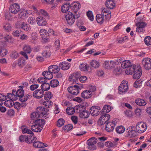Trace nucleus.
Segmentation results:
<instances>
[{"label":"nucleus","mask_w":151,"mask_h":151,"mask_svg":"<svg viewBox=\"0 0 151 151\" xmlns=\"http://www.w3.org/2000/svg\"><path fill=\"white\" fill-rule=\"evenodd\" d=\"M47 109L43 107H40L37 108L36 112L32 113L31 115V118L33 120H37L39 117H42L46 115Z\"/></svg>","instance_id":"f257e3e1"},{"label":"nucleus","mask_w":151,"mask_h":151,"mask_svg":"<svg viewBox=\"0 0 151 151\" xmlns=\"http://www.w3.org/2000/svg\"><path fill=\"white\" fill-rule=\"evenodd\" d=\"M45 124L43 119H38L35 120L34 124L31 127L32 130L35 132H40L42 130L43 127Z\"/></svg>","instance_id":"f03ea898"},{"label":"nucleus","mask_w":151,"mask_h":151,"mask_svg":"<svg viewBox=\"0 0 151 151\" xmlns=\"http://www.w3.org/2000/svg\"><path fill=\"white\" fill-rule=\"evenodd\" d=\"M80 16V14L79 13L74 15L71 12H68V14L65 15L67 24L70 25H71L75 22V19H78Z\"/></svg>","instance_id":"7ed1b4c3"},{"label":"nucleus","mask_w":151,"mask_h":151,"mask_svg":"<svg viewBox=\"0 0 151 151\" xmlns=\"http://www.w3.org/2000/svg\"><path fill=\"white\" fill-rule=\"evenodd\" d=\"M83 88L82 86H80L76 85L73 86H70L68 88V90L69 93H71L73 95H77L80 92V90Z\"/></svg>","instance_id":"20e7f679"},{"label":"nucleus","mask_w":151,"mask_h":151,"mask_svg":"<svg viewBox=\"0 0 151 151\" xmlns=\"http://www.w3.org/2000/svg\"><path fill=\"white\" fill-rule=\"evenodd\" d=\"M101 116L98 121V124L100 126L106 123L109 120L110 116V115L105 113L102 112Z\"/></svg>","instance_id":"39448f33"},{"label":"nucleus","mask_w":151,"mask_h":151,"mask_svg":"<svg viewBox=\"0 0 151 151\" xmlns=\"http://www.w3.org/2000/svg\"><path fill=\"white\" fill-rule=\"evenodd\" d=\"M147 128L146 124L142 122H138L137 124L136 127L137 131L140 133L145 132Z\"/></svg>","instance_id":"423d86ee"},{"label":"nucleus","mask_w":151,"mask_h":151,"mask_svg":"<svg viewBox=\"0 0 151 151\" xmlns=\"http://www.w3.org/2000/svg\"><path fill=\"white\" fill-rule=\"evenodd\" d=\"M80 77V74L78 73H74L70 75L69 81L73 84H78V80Z\"/></svg>","instance_id":"0eeeda50"},{"label":"nucleus","mask_w":151,"mask_h":151,"mask_svg":"<svg viewBox=\"0 0 151 151\" xmlns=\"http://www.w3.org/2000/svg\"><path fill=\"white\" fill-rule=\"evenodd\" d=\"M127 81H124L121 83L119 87V92L120 94H123L126 93L128 88Z\"/></svg>","instance_id":"6e6552de"},{"label":"nucleus","mask_w":151,"mask_h":151,"mask_svg":"<svg viewBox=\"0 0 151 151\" xmlns=\"http://www.w3.org/2000/svg\"><path fill=\"white\" fill-rule=\"evenodd\" d=\"M137 132L133 130L132 127H129L126 130V136L130 138L134 137L137 135Z\"/></svg>","instance_id":"1a4fd4ad"},{"label":"nucleus","mask_w":151,"mask_h":151,"mask_svg":"<svg viewBox=\"0 0 151 151\" xmlns=\"http://www.w3.org/2000/svg\"><path fill=\"white\" fill-rule=\"evenodd\" d=\"M101 108L98 106H92L90 109V113L93 116H97L99 115L101 111Z\"/></svg>","instance_id":"9d476101"},{"label":"nucleus","mask_w":151,"mask_h":151,"mask_svg":"<svg viewBox=\"0 0 151 151\" xmlns=\"http://www.w3.org/2000/svg\"><path fill=\"white\" fill-rule=\"evenodd\" d=\"M142 62L143 66L145 69H151V59L148 58H145L142 60Z\"/></svg>","instance_id":"9b49d317"},{"label":"nucleus","mask_w":151,"mask_h":151,"mask_svg":"<svg viewBox=\"0 0 151 151\" xmlns=\"http://www.w3.org/2000/svg\"><path fill=\"white\" fill-rule=\"evenodd\" d=\"M40 33L42 39L45 42L47 41L50 36L48 32L45 29H41L40 31Z\"/></svg>","instance_id":"f8f14e48"},{"label":"nucleus","mask_w":151,"mask_h":151,"mask_svg":"<svg viewBox=\"0 0 151 151\" xmlns=\"http://www.w3.org/2000/svg\"><path fill=\"white\" fill-rule=\"evenodd\" d=\"M20 10V6L17 3L13 4L10 6L9 10L10 12L14 14H17Z\"/></svg>","instance_id":"ddd939ff"},{"label":"nucleus","mask_w":151,"mask_h":151,"mask_svg":"<svg viewBox=\"0 0 151 151\" xmlns=\"http://www.w3.org/2000/svg\"><path fill=\"white\" fill-rule=\"evenodd\" d=\"M80 8L81 5L78 2H73L70 4V9L75 13H76Z\"/></svg>","instance_id":"4468645a"},{"label":"nucleus","mask_w":151,"mask_h":151,"mask_svg":"<svg viewBox=\"0 0 151 151\" xmlns=\"http://www.w3.org/2000/svg\"><path fill=\"white\" fill-rule=\"evenodd\" d=\"M44 95V92L42 89H37L33 93V96L37 99L42 98Z\"/></svg>","instance_id":"2eb2a0df"},{"label":"nucleus","mask_w":151,"mask_h":151,"mask_svg":"<svg viewBox=\"0 0 151 151\" xmlns=\"http://www.w3.org/2000/svg\"><path fill=\"white\" fill-rule=\"evenodd\" d=\"M19 89L16 92H15L16 96L18 97L19 100L22 102L21 99H23L24 95V91L23 90V86H19Z\"/></svg>","instance_id":"dca6fc26"},{"label":"nucleus","mask_w":151,"mask_h":151,"mask_svg":"<svg viewBox=\"0 0 151 151\" xmlns=\"http://www.w3.org/2000/svg\"><path fill=\"white\" fill-rule=\"evenodd\" d=\"M133 77L134 79H139L141 76L142 74V70L141 67L137 66L134 72Z\"/></svg>","instance_id":"f3484780"},{"label":"nucleus","mask_w":151,"mask_h":151,"mask_svg":"<svg viewBox=\"0 0 151 151\" xmlns=\"http://www.w3.org/2000/svg\"><path fill=\"white\" fill-rule=\"evenodd\" d=\"M96 138L95 137H92L89 139L87 140V143L89 146L88 148L90 150H94L95 149V147L93 146L92 147V146L94 145L96 143Z\"/></svg>","instance_id":"a211bd4d"},{"label":"nucleus","mask_w":151,"mask_h":151,"mask_svg":"<svg viewBox=\"0 0 151 151\" xmlns=\"http://www.w3.org/2000/svg\"><path fill=\"white\" fill-rule=\"evenodd\" d=\"M36 21L37 24L40 26H45L47 24L45 19L43 17L40 16L36 19Z\"/></svg>","instance_id":"6ab92c4d"},{"label":"nucleus","mask_w":151,"mask_h":151,"mask_svg":"<svg viewBox=\"0 0 151 151\" xmlns=\"http://www.w3.org/2000/svg\"><path fill=\"white\" fill-rule=\"evenodd\" d=\"M136 68L137 67L135 65H132L126 69L125 72L127 75H132L134 73Z\"/></svg>","instance_id":"aec40b11"},{"label":"nucleus","mask_w":151,"mask_h":151,"mask_svg":"<svg viewBox=\"0 0 151 151\" xmlns=\"http://www.w3.org/2000/svg\"><path fill=\"white\" fill-rule=\"evenodd\" d=\"M48 70L52 74L58 72L60 70V68L58 65H52L48 67Z\"/></svg>","instance_id":"412c9836"},{"label":"nucleus","mask_w":151,"mask_h":151,"mask_svg":"<svg viewBox=\"0 0 151 151\" xmlns=\"http://www.w3.org/2000/svg\"><path fill=\"white\" fill-rule=\"evenodd\" d=\"M115 124L113 122H109L106 123V129L108 132H111L114 129Z\"/></svg>","instance_id":"4be33fe9"},{"label":"nucleus","mask_w":151,"mask_h":151,"mask_svg":"<svg viewBox=\"0 0 151 151\" xmlns=\"http://www.w3.org/2000/svg\"><path fill=\"white\" fill-rule=\"evenodd\" d=\"M81 95L82 97L84 99H88L91 97L92 93L88 90H86L82 92Z\"/></svg>","instance_id":"5701e85b"},{"label":"nucleus","mask_w":151,"mask_h":151,"mask_svg":"<svg viewBox=\"0 0 151 151\" xmlns=\"http://www.w3.org/2000/svg\"><path fill=\"white\" fill-rule=\"evenodd\" d=\"M59 68H60L63 70H67L70 67V65L68 63L64 62H62L59 64Z\"/></svg>","instance_id":"b1692460"},{"label":"nucleus","mask_w":151,"mask_h":151,"mask_svg":"<svg viewBox=\"0 0 151 151\" xmlns=\"http://www.w3.org/2000/svg\"><path fill=\"white\" fill-rule=\"evenodd\" d=\"M33 146L36 148H42L43 147H46L47 146V144L44 145V144L39 141H34L33 142Z\"/></svg>","instance_id":"393cba45"},{"label":"nucleus","mask_w":151,"mask_h":151,"mask_svg":"<svg viewBox=\"0 0 151 151\" xmlns=\"http://www.w3.org/2000/svg\"><path fill=\"white\" fill-rule=\"evenodd\" d=\"M135 103L139 106H145L147 104V102L145 100L142 99L138 98L135 101Z\"/></svg>","instance_id":"a878e982"},{"label":"nucleus","mask_w":151,"mask_h":151,"mask_svg":"<svg viewBox=\"0 0 151 151\" xmlns=\"http://www.w3.org/2000/svg\"><path fill=\"white\" fill-rule=\"evenodd\" d=\"M20 27L25 31H29L31 29L30 26L28 24L24 22H22L20 25Z\"/></svg>","instance_id":"bb28decb"},{"label":"nucleus","mask_w":151,"mask_h":151,"mask_svg":"<svg viewBox=\"0 0 151 151\" xmlns=\"http://www.w3.org/2000/svg\"><path fill=\"white\" fill-rule=\"evenodd\" d=\"M32 136L31 134L29 136H26V142L30 144L33 143L34 141L36 140L37 138L34 136L32 137Z\"/></svg>","instance_id":"cd10ccee"},{"label":"nucleus","mask_w":151,"mask_h":151,"mask_svg":"<svg viewBox=\"0 0 151 151\" xmlns=\"http://www.w3.org/2000/svg\"><path fill=\"white\" fill-rule=\"evenodd\" d=\"M89 115L90 113L88 111L85 110L79 113V116L81 118H87L89 117Z\"/></svg>","instance_id":"c85d7f7f"},{"label":"nucleus","mask_w":151,"mask_h":151,"mask_svg":"<svg viewBox=\"0 0 151 151\" xmlns=\"http://www.w3.org/2000/svg\"><path fill=\"white\" fill-rule=\"evenodd\" d=\"M105 5L107 8L111 9L114 7L115 4L112 0H107L106 2Z\"/></svg>","instance_id":"c756f323"},{"label":"nucleus","mask_w":151,"mask_h":151,"mask_svg":"<svg viewBox=\"0 0 151 151\" xmlns=\"http://www.w3.org/2000/svg\"><path fill=\"white\" fill-rule=\"evenodd\" d=\"M22 132L23 134H30L31 135H33L34 133L30 129H28L26 127L23 126L21 127Z\"/></svg>","instance_id":"7c9ffc66"},{"label":"nucleus","mask_w":151,"mask_h":151,"mask_svg":"<svg viewBox=\"0 0 151 151\" xmlns=\"http://www.w3.org/2000/svg\"><path fill=\"white\" fill-rule=\"evenodd\" d=\"M132 65L130 61L129 60H125L122 61L121 64V67L123 68H127Z\"/></svg>","instance_id":"2f4dec72"},{"label":"nucleus","mask_w":151,"mask_h":151,"mask_svg":"<svg viewBox=\"0 0 151 151\" xmlns=\"http://www.w3.org/2000/svg\"><path fill=\"white\" fill-rule=\"evenodd\" d=\"M3 27L4 30L7 32L10 31L12 28V25L9 23H4L3 24Z\"/></svg>","instance_id":"473e14b6"},{"label":"nucleus","mask_w":151,"mask_h":151,"mask_svg":"<svg viewBox=\"0 0 151 151\" xmlns=\"http://www.w3.org/2000/svg\"><path fill=\"white\" fill-rule=\"evenodd\" d=\"M47 82L43 83L41 86V88L43 91H46L49 90L50 88V84L47 83Z\"/></svg>","instance_id":"72a5a7b5"},{"label":"nucleus","mask_w":151,"mask_h":151,"mask_svg":"<svg viewBox=\"0 0 151 151\" xmlns=\"http://www.w3.org/2000/svg\"><path fill=\"white\" fill-rule=\"evenodd\" d=\"M70 7V3H66L62 6L61 11L63 13H66L68 11Z\"/></svg>","instance_id":"f704fd0d"},{"label":"nucleus","mask_w":151,"mask_h":151,"mask_svg":"<svg viewBox=\"0 0 151 151\" xmlns=\"http://www.w3.org/2000/svg\"><path fill=\"white\" fill-rule=\"evenodd\" d=\"M50 48L48 47H46L45 49L42 52V54L44 57L48 58L50 57V54L49 52Z\"/></svg>","instance_id":"c9c22d12"},{"label":"nucleus","mask_w":151,"mask_h":151,"mask_svg":"<svg viewBox=\"0 0 151 151\" xmlns=\"http://www.w3.org/2000/svg\"><path fill=\"white\" fill-rule=\"evenodd\" d=\"M89 66L86 63L81 64L79 66V68L81 71H86L88 69Z\"/></svg>","instance_id":"e433bc0d"},{"label":"nucleus","mask_w":151,"mask_h":151,"mask_svg":"<svg viewBox=\"0 0 151 151\" xmlns=\"http://www.w3.org/2000/svg\"><path fill=\"white\" fill-rule=\"evenodd\" d=\"M112 109V106L109 105H105L102 110L103 113H107L110 111Z\"/></svg>","instance_id":"4c0bfd02"},{"label":"nucleus","mask_w":151,"mask_h":151,"mask_svg":"<svg viewBox=\"0 0 151 151\" xmlns=\"http://www.w3.org/2000/svg\"><path fill=\"white\" fill-rule=\"evenodd\" d=\"M96 19L98 23H102L104 20L103 16L102 14H97L96 16Z\"/></svg>","instance_id":"58836bf2"},{"label":"nucleus","mask_w":151,"mask_h":151,"mask_svg":"<svg viewBox=\"0 0 151 151\" xmlns=\"http://www.w3.org/2000/svg\"><path fill=\"white\" fill-rule=\"evenodd\" d=\"M66 112L68 115H72L74 113L75 110L72 107H68L66 109Z\"/></svg>","instance_id":"ea45409f"},{"label":"nucleus","mask_w":151,"mask_h":151,"mask_svg":"<svg viewBox=\"0 0 151 151\" xmlns=\"http://www.w3.org/2000/svg\"><path fill=\"white\" fill-rule=\"evenodd\" d=\"M59 82L57 80H52L50 82V85L52 87H55L59 85Z\"/></svg>","instance_id":"a19ab883"},{"label":"nucleus","mask_w":151,"mask_h":151,"mask_svg":"<svg viewBox=\"0 0 151 151\" xmlns=\"http://www.w3.org/2000/svg\"><path fill=\"white\" fill-rule=\"evenodd\" d=\"M76 110H79V113L85 110L86 107L84 106L83 105H78L75 107Z\"/></svg>","instance_id":"79ce46f5"},{"label":"nucleus","mask_w":151,"mask_h":151,"mask_svg":"<svg viewBox=\"0 0 151 151\" xmlns=\"http://www.w3.org/2000/svg\"><path fill=\"white\" fill-rule=\"evenodd\" d=\"M13 100H9L6 101L4 102V105L5 106L9 107H12L14 104V102Z\"/></svg>","instance_id":"37998d69"},{"label":"nucleus","mask_w":151,"mask_h":151,"mask_svg":"<svg viewBox=\"0 0 151 151\" xmlns=\"http://www.w3.org/2000/svg\"><path fill=\"white\" fill-rule=\"evenodd\" d=\"M25 60L23 58H19L17 63L20 67L22 68L25 65Z\"/></svg>","instance_id":"c03bdc74"},{"label":"nucleus","mask_w":151,"mask_h":151,"mask_svg":"<svg viewBox=\"0 0 151 151\" xmlns=\"http://www.w3.org/2000/svg\"><path fill=\"white\" fill-rule=\"evenodd\" d=\"M32 95L33 96V93L32 92H29L27 93L26 96H24L23 99H21V100H22V102H25L29 98L32 97Z\"/></svg>","instance_id":"a18cd8bd"},{"label":"nucleus","mask_w":151,"mask_h":151,"mask_svg":"<svg viewBox=\"0 0 151 151\" xmlns=\"http://www.w3.org/2000/svg\"><path fill=\"white\" fill-rule=\"evenodd\" d=\"M125 128L122 126L117 127L116 129V132L119 134L123 133L125 131Z\"/></svg>","instance_id":"49530a36"},{"label":"nucleus","mask_w":151,"mask_h":151,"mask_svg":"<svg viewBox=\"0 0 151 151\" xmlns=\"http://www.w3.org/2000/svg\"><path fill=\"white\" fill-rule=\"evenodd\" d=\"M44 96V99L45 100H50L52 97V94L51 92H47Z\"/></svg>","instance_id":"de8ad7c7"},{"label":"nucleus","mask_w":151,"mask_h":151,"mask_svg":"<svg viewBox=\"0 0 151 151\" xmlns=\"http://www.w3.org/2000/svg\"><path fill=\"white\" fill-rule=\"evenodd\" d=\"M7 97H8L10 99L13 100H16L17 99L15 94H12L11 93H8L7 94Z\"/></svg>","instance_id":"09e8293b"},{"label":"nucleus","mask_w":151,"mask_h":151,"mask_svg":"<svg viewBox=\"0 0 151 151\" xmlns=\"http://www.w3.org/2000/svg\"><path fill=\"white\" fill-rule=\"evenodd\" d=\"M91 65L94 68H98L99 66V62L93 60L91 63Z\"/></svg>","instance_id":"8fccbe9b"},{"label":"nucleus","mask_w":151,"mask_h":151,"mask_svg":"<svg viewBox=\"0 0 151 151\" xmlns=\"http://www.w3.org/2000/svg\"><path fill=\"white\" fill-rule=\"evenodd\" d=\"M28 13L27 11L21 12L20 14H19V17L21 18H26L28 17Z\"/></svg>","instance_id":"3c124183"},{"label":"nucleus","mask_w":151,"mask_h":151,"mask_svg":"<svg viewBox=\"0 0 151 151\" xmlns=\"http://www.w3.org/2000/svg\"><path fill=\"white\" fill-rule=\"evenodd\" d=\"M86 15L88 18L91 21H93L94 19V17L92 12L89 11L87 12Z\"/></svg>","instance_id":"603ef678"},{"label":"nucleus","mask_w":151,"mask_h":151,"mask_svg":"<svg viewBox=\"0 0 151 151\" xmlns=\"http://www.w3.org/2000/svg\"><path fill=\"white\" fill-rule=\"evenodd\" d=\"M122 70L120 68H116L114 70V73L115 75H118L121 74Z\"/></svg>","instance_id":"864d4df0"},{"label":"nucleus","mask_w":151,"mask_h":151,"mask_svg":"<svg viewBox=\"0 0 151 151\" xmlns=\"http://www.w3.org/2000/svg\"><path fill=\"white\" fill-rule=\"evenodd\" d=\"M52 102L51 101H44L43 103L44 105L46 107L49 108L50 106H52Z\"/></svg>","instance_id":"5fc2aeb1"},{"label":"nucleus","mask_w":151,"mask_h":151,"mask_svg":"<svg viewBox=\"0 0 151 151\" xmlns=\"http://www.w3.org/2000/svg\"><path fill=\"white\" fill-rule=\"evenodd\" d=\"M7 52L6 49L4 48H1L0 49V56L2 57L6 55Z\"/></svg>","instance_id":"6e6d98bb"},{"label":"nucleus","mask_w":151,"mask_h":151,"mask_svg":"<svg viewBox=\"0 0 151 151\" xmlns=\"http://www.w3.org/2000/svg\"><path fill=\"white\" fill-rule=\"evenodd\" d=\"M104 68L106 69L111 68L112 67V65H111V64L109 61H106L104 63Z\"/></svg>","instance_id":"4d7b16f0"},{"label":"nucleus","mask_w":151,"mask_h":151,"mask_svg":"<svg viewBox=\"0 0 151 151\" xmlns=\"http://www.w3.org/2000/svg\"><path fill=\"white\" fill-rule=\"evenodd\" d=\"M145 42L147 45H151V37L150 36L146 37L145 39Z\"/></svg>","instance_id":"13d9d810"},{"label":"nucleus","mask_w":151,"mask_h":151,"mask_svg":"<svg viewBox=\"0 0 151 151\" xmlns=\"http://www.w3.org/2000/svg\"><path fill=\"white\" fill-rule=\"evenodd\" d=\"M81 23H82L81 22H77L76 25L79 28L81 31H84L86 30V28L82 26L81 25Z\"/></svg>","instance_id":"bf43d9fd"},{"label":"nucleus","mask_w":151,"mask_h":151,"mask_svg":"<svg viewBox=\"0 0 151 151\" xmlns=\"http://www.w3.org/2000/svg\"><path fill=\"white\" fill-rule=\"evenodd\" d=\"M10 56L12 58L15 59L19 56V54L16 51H14L12 52Z\"/></svg>","instance_id":"052dcab7"},{"label":"nucleus","mask_w":151,"mask_h":151,"mask_svg":"<svg viewBox=\"0 0 151 151\" xmlns=\"http://www.w3.org/2000/svg\"><path fill=\"white\" fill-rule=\"evenodd\" d=\"M23 49L24 51L27 53H30L31 51V48L29 46H26L24 47Z\"/></svg>","instance_id":"680f3d73"},{"label":"nucleus","mask_w":151,"mask_h":151,"mask_svg":"<svg viewBox=\"0 0 151 151\" xmlns=\"http://www.w3.org/2000/svg\"><path fill=\"white\" fill-rule=\"evenodd\" d=\"M65 122L64 120L63 119H59L58 121L57 126L59 127H61L63 125Z\"/></svg>","instance_id":"e2e57ef3"},{"label":"nucleus","mask_w":151,"mask_h":151,"mask_svg":"<svg viewBox=\"0 0 151 151\" xmlns=\"http://www.w3.org/2000/svg\"><path fill=\"white\" fill-rule=\"evenodd\" d=\"M142 81H136L134 84V86L135 88H138L142 85Z\"/></svg>","instance_id":"0e129e2a"},{"label":"nucleus","mask_w":151,"mask_h":151,"mask_svg":"<svg viewBox=\"0 0 151 151\" xmlns=\"http://www.w3.org/2000/svg\"><path fill=\"white\" fill-rule=\"evenodd\" d=\"M35 18L33 17H31L29 18L28 20V22L31 24H33L35 23Z\"/></svg>","instance_id":"69168bd1"},{"label":"nucleus","mask_w":151,"mask_h":151,"mask_svg":"<svg viewBox=\"0 0 151 151\" xmlns=\"http://www.w3.org/2000/svg\"><path fill=\"white\" fill-rule=\"evenodd\" d=\"M146 24L144 22H138L136 24V26L137 27H142L144 29V28L146 26Z\"/></svg>","instance_id":"338daca9"},{"label":"nucleus","mask_w":151,"mask_h":151,"mask_svg":"<svg viewBox=\"0 0 151 151\" xmlns=\"http://www.w3.org/2000/svg\"><path fill=\"white\" fill-rule=\"evenodd\" d=\"M40 14L43 16H44V17L47 18H48V14L46 11L43 9H41L40 10Z\"/></svg>","instance_id":"774afa93"}]
</instances>
